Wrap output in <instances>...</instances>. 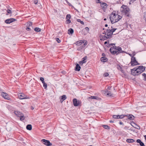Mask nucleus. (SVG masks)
Listing matches in <instances>:
<instances>
[{"label":"nucleus","instance_id":"864d4df0","mask_svg":"<svg viewBox=\"0 0 146 146\" xmlns=\"http://www.w3.org/2000/svg\"><path fill=\"white\" fill-rule=\"evenodd\" d=\"M144 17L145 18V21H146V15H145Z\"/></svg>","mask_w":146,"mask_h":146},{"label":"nucleus","instance_id":"412c9836","mask_svg":"<svg viewBox=\"0 0 146 146\" xmlns=\"http://www.w3.org/2000/svg\"><path fill=\"white\" fill-rule=\"evenodd\" d=\"M108 59L105 57H103L101 58V60L102 62H105L107 61Z\"/></svg>","mask_w":146,"mask_h":146},{"label":"nucleus","instance_id":"ddd939ff","mask_svg":"<svg viewBox=\"0 0 146 146\" xmlns=\"http://www.w3.org/2000/svg\"><path fill=\"white\" fill-rule=\"evenodd\" d=\"M125 116H128L127 115H125L123 114L120 115H113V117L115 119H122Z\"/></svg>","mask_w":146,"mask_h":146},{"label":"nucleus","instance_id":"393cba45","mask_svg":"<svg viewBox=\"0 0 146 146\" xmlns=\"http://www.w3.org/2000/svg\"><path fill=\"white\" fill-rule=\"evenodd\" d=\"M26 129L29 130H31L32 129V126L31 125H28L26 126Z\"/></svg>","mask_w":146,"mask_h":146},{"label":"nucleus","instance_id":"338daca9","mask_svg":"<svg viewBox=\"0 0 146 146\" xmlns=\"http://www.w3.org/2000/svg\"><path fill=\"white\" fill-rule=\"evenodd\" d=\"M131 1H136V0H131Z\"/></svg>","mask_w":146,"mask_h":146},{"label":"nucleus","instance_id":"aec40b11","mask_svg":"<svg viewBox=\"0 0 146 146\" xmlns=\"http://www.w3.org/2000/svg\"><path fill=\"white\" fill-rule=\"evenodd\" d=\"M101 7L103 8H106L107 7V5L105 3L102 2L101 3Z\"/></svg>","mask_w":146,"mask_h":146},{"label":"nucleus","instance_id":"f704fd0d","mask_svg":"<svg viewBox=\"0 0 146 146\" xmlns=\"http://www.w3.org/2000/svg\"><path fill=\"white\" fill-rule=\"evenodd\" d=\"M43 87L44 89H46L47 87V84L44 82V83H43Z\"/></svg>","mask_w":146,"mask_h":146},{"label":"nucleus","instance_id":"6e6d98bb","mask_svg":"<svg viewBox=\"0 0 146 146\" xmlns=\"http://www.w3.org/2000/svg\"><path fill=\"white\" fill-rule=\"evenodd\" d=\"M107 41H105V42H104V44H107Z\"/></svg>","mask_w":146,"mask_h":146},{"label":"nucleus","instance_id":"6ab92c4d","mask_svg":"<svg viewBox=\"0 0 146 146\" xmlns=\"http://www.w3.org/2000/svg\"><path fill=\"white\" fill-rule=\"evenodd\" d=\"M66 98V97L65 95H63L62 96H61V98L60 99V102L62 103V102L65 100Z\"/></svg>","mask_w":146,"mask_h":146},{"label":"nucleus","instance_id":"9d476101","mask_svg":"<svg viewBox=\"0 0 146 146\" xmlns=\"http://www.w3.org/2000/svg\"><path fill=\"white\" fill-rule=\"evenodd\" d=\"M73 102L74 106H77L79 105H80L81 103L79 101H77L76 98L73 99Z\"/></svg>","mask_w":146,"mask_h":146},{"label":"nucleus","instance_id":"20e7f679","mask_svg":"<svg viewBox=\"0 0 146 146\" xmlns=\"http://www.w3.org/2000/svg\"><path fill=\"white\" fill-rule=\"evenodd\" d=\"M130 63L131 64V66H132L139 65V64L136 61L135 58L134 56L132 57Z\"/></svg>","mask_w":146,"mask_h":146},{"label":"nucleus","instance_id":"13d9d810","mask_svg":"<svg viewBox=\"0 0 146 146\" xmlns=\"http://www.w3.org/2000/svg\"><path fill=\"white\" fill-rule=\"evenodd\" d=\"M108 25H107V24H106V25H105V27H108Z\"/></svg>","mask_w":146,"mask_h":146},{"label":"nucleus","instance_id":"423d86ee","mask_svg":"<svg viewBox=\"0 0 146 146\" xmlns=\"http://www.w3.org/2000/svg\"><path fill=\"white\" fill-rule=\"evenodd\" d=\"M83 43H84V47H85L87 44V42L85 40H82L76 42V45L78 46L80 45Z\"/></svg>","mask_w":146,"mask_h":146},{"label":"nucleus","instance_id":"2eb2a0df","mask_svg":"<svg viewBox=\"0 0 146 146\" xmlns=\"http://www.w3.org/2000/svg\"><path fill=\"white\" fill-rule=\"evenodd\" d=\"M137 68H134L131 69V74L133 76L138 75V73L136 72Z\"/></svg>","mask_w":146,"mask_h":146},{"label":"nucleus","instance_id":"8fccbe9b","mask_svg":"<svg viewBox=\"0 0 146 146\" xmlns=\"http://www.w3.org/2000/svg\"><path fill=\"white\" fill-rule=\"evenodd\" d=\"M123 124V123L122 122H120V121L119 122V124H120V125H122Z\"/></svg>","mask_w":146,"mask_h":146},{"label":"nucleus","instance_id":"3c124183","mask_svg":"<svg viewBox=\"0 0 146 146\" xmlns=\"http://www.w3.org/2000/svg\"><path fill=\"white\" fill-rule=\"evenodd\" d=\"M106 32L105 31H104L103 32L102 34H105V35H107V33H106Z\"/></svg>","mask_w":146,"mask_h":146},{"label":"nucleus","instance_id":"39448f33","mask_svg":"<svg viewBox=\"0 0 146 146\" xmlns=\"http://www.w3.org/2000/svg\"><path fill=\"white\" fill-rule=\"evenodd\" d=\"M145 70V67L142 66H139L137 68L136 72L138 73V75L143 72Z\"/></svg>","mask_w":146,"mask_h":146},{"label":"nucleus","instance_id":"6e6552de","mask_svg":"<svg viewBox=\"0 0 146 146\" xmlns=\"http://www.w3.org/2000/svg\"><path fill=\"white\" fill-rule=\"evenodd\" d=\"M41 141L44 144L47 146H50L52 145V143L48 140L43 139Z\"/></svg>","mask_w":146,"mask_h":146},{"label":"nucleus","instance_id":"f3484780","mask_svg":"<svg viewBox=\"0 0 146 146\" xmlns=\"http://www.w3.org/2000/svg\"><path fill=\"white\" fill-rule=\"evenodd\" d=\"M14 113L18 117H19L22 114V113L18 111H15Z\"/></svg>","mask_w":146,"mask_h":146},{"label":"nucleus","instance_id":"f257e3e1","mask_svg":"<svg viewBox=\"0 0 146 146\" xmlns=\"http://www.w3.org/2000/svg\"><path fill=\"white\" fill-rule=\"evenodd\" d=\"M112 46L110 49V51L112 54H116L117 55L120 53H122L125 52L124 51L122 50L121 48L119 46H115V44L112 43L109 44V46Z\"/></svg>","mask_w":146,"mask_h":146},{"label":"nucleus","instance_id":"cd10ccee","mask_svg":"<svg viewBox=\"0 0 146 146\" xmlns=\"http://www.w3.org/2000/svg\"><path fill=\"white\" fill-rule=\"evenodd\" d=\"M19 117H20V120L21 121H23L25 119V117H24V115L23 113L22 115H21Z\"/></svg>","mask_w":146,"mask_h":146},{"label":"nucleus","instance_id":"e2e57ef3","mask_svg":"<svg viewBox=\"0 0 146 146\" xmlns=\"http://www.w3.org/2000/svg\"><path fill=\"white\" fill-rule=\"evenodd\" d=\"M106 18H104V21H106Z\"/></svg>","mask_w":146,"mask_h":146},{"label":"nucleus","instance_id":"ea45409f","mask_svg":"<svg viewBox=\"0 0 146 146\" xmlns=\"http://www.w3.org/2000/svg\"><path fill=\"white\" fill-rule=\"evenodd\" d=\"M139 144L141 146H145L144 143L142 141L139 143Z\"/></svg>","mask_w":146,"mask_h":146},{"label":"nucleus","instance_id":"a18cd8bd","mask_svg":"<svg viewBox=\"0 0 146 146\" xmlns=\"http://www.w3.org/2000/svg\"><path fill=\"white\" fill-rule=\"evenodd\" d=\"M31 29L29 27H27L26 28V30L27 31H30Z\"/></svg>","mask_w":146,"mask_h":146},{"label":"nucleus","instance_id":"4d7b16f0","mask_svg":"<svg viewBox=\"0 0 146 146\" xmlns=\"http://www.w3.org/2000/svg\"><path fill=\"white\" fill-rule=\"evenodd\" d=\"M110 123H113V121H112V120H110Z\"/></svg>","mask_w":146,"mask_h":146},{"label":"nucleus","instance_id":"b1692460","mask_svg":"<svg viewBox=\"0 0 146 146\" xmlns=\"http://www.w3.org/2000/svg\"><path fill=\"white\" fill-rule=\"evenodd\" d=\"M98 98V97H97V96H91L90 97H88V100H89L90 99H97Z\"/></svg>","mask_w":146,"mask_h":146},{"label":"nucleus","instance_id":"e433bc0d","mask_svg":"<svg viewBox=\"0 0 146 146\" xmlns=\"http://www.w3.org/2000/svg\"><path fill=\"white\" fill-rule=\"evenodd\" d=\"M40 80L41 81L42 83H44V79L42 77H40Z\"/></svg>","mask_w":146,"mask_h":146},{"label":"nucleus","instance_id":"f8f14e48","mask_svg":"<svg viewBox=\"0 0 146 146\" xmlns=\"http://www.w3.org/2000/svg\"><path fill=\"white\" fill-rule=\"evenodd\" d=\"M103 93L108 96H113L111 92L110 91H108L107 90L104 91Z\"/></svg>","mask_w":146,"mask_h":146},{"label":"nucleus","instance_id":"79ce46f5","mask_svg":"<svg viewBox=\"0 0 146 146\" xmlns=\"http://www.w3.org/2000/svg\"><path fill=\"white\" fill-rule=\"evenodd\" d=\"M71 21L70 19H67L66 20V23L67 24H68L70 23Z\"/></svg>","mask_w":146,"mask_h":146},{"label":"nucleus","instance_id":"603ef678","mask_svg":"<svg viewBox=\"0 0 146 146\" xmlns=\"http://www.w3.org/2000/svg\"><path fill=\"white\" fill-rule=\"evenodd\" d=\"M102 56H103V57H104V56H105V54L104 53H102Z\"/></svg>","mask_w":146,"mask_h":146},{"label":"nucleus","instance_id":"c85d7f7f","mask_svg":"<svg viewBox=\"0 0 146 146\" xmlns=\"http://www.w3.org/2000/svg\"><path fill=\"white\" fill-rule=\"evenodd\" d=\"M35 31L36 32H40L41 31V29L38 27H36L35 29Z\"/></svg>","mask_w":146,"mask_h":146},{"label":"nucleus","instance_id":"4be33fe9","mask_svg":"<svg viewBox=\"0 0 146 146\" xmlns=\"http://www.w3.org/2000/svg\"><path fill=\"white\" fill-rule=\"evenodd\" d=\"M126 141L127 143H132L134 142L135 141L133 139H127Z\"/></svg>","mask_w":146,"mask_h":146},{"label":"nucleus","instance_id":"774afa93","mask_svg":"<svg viewBox=\"0 0 146 146\" xmlns=\"http://www.w3.org/2000/svg\"><path fill=\"white\" fill-rule=\"evenodd\" d=\"M127 128V126H125V127H124V128L125 129V128Z\"/></svg>","mask_w":146,"mask_h":146},{"label":"nucleus","instance_id":"0eeeda50","mask_svg":"<svg viewBox=\"0 0 146 146\" xmlns=\"http://www.w3.org/2000/svg\"><path fill=\"white\" fill-rule=\"evenodd\" d=\"M18 98L20 99H29V98L28 97L23 93H20L18 94Z\"/></svg>","mask_w":146,"mask_h":146},{"label":"nucleus","instance_id":"473e14b6","mask_svg":"<svg viewBox=\"0 0 146 146\" xmlns=\"http://www.w3.org/2000/svg\"><path fill=\"white\" fill-rule=\"evenodd\" d=\"M71 18V15L70 14H68L66 16V19H70Z\"/></svg>","mask_w":146,"mask_h":146},{"label":"nucleus","instance_id":"bb28decb","mask_svg":"<svg viewBox=\"0 0 146 146\" xmlns=\"http://www.w3.org/2000/svg\"><path fill=\"white\" fill-rule=\"evenodd\" d=\"M132 123L134 124L135 126H137V127H135L132 125V126L133 127L138 129H140V127L139 126L137 125V124L134 123V122Z\"/></svg>","mask_w":146,"mask_h":146},{"label":"nucleus","instance_id":"de8ad7c7","mask_svg":"<svg viewBox=\"0 0 146 146\" xmlns=\"http://www.w3.org/2000/svg\"><path fill=\"white\" fill-rule=\"evenodd\" d=\"M100 0H96V2L97 3H100L101 4V2H100Z\"/></svg>","mask_w":146,"mask_h":146},{"label":"nucleus","instance_id":"4c0bfd02","mask_svg":"<svg viewBox=\"0 0 146 146\" xmlns=\"http://www.w3.org/2000/svg\"><path fill=\"white\" fill-rule=\"evenodd\" d=\"M7 13L9 14H11L12 13L10 9H7Z\"/></svg>","mask_w":146,"mask_h":146},{"label":"nucleus","instance_id":"1a4fd4ad","mask_svg":"<svg viewBox=\"0 0 146 146\" xmlns=\"http://www.w3.org/2000/svg\"><path fill=\"white\" fill-rule=\"evenodd\" d=\"M106 33H107V35L108 36V38H111L112 36V35L113 34L112 32H111L110 29H107Z\"/></svg>","mask_w":146,"mask_h":146},{"label":"nucleus","instance_id":"9b49d317","mask_svg":"<svg viewBox=\"0 0 146 146\" xmlns=\"http://www.w3.org/2000/svg\"><path fill=\"white\" fill-rule=\"evenodd\" d=\"M1 95L5 99L8 100H10V98L8 96V95L5 92H3L1 93Z\"/></svg>","mask_w":146,"mask_h":146},{"label":"nucleus","instance_id":"052dcab7","mask_svg":"<svg viewBox=\"0 0 146 146\" xmlns=\"http://www.w3.org/2000/svg\"><path fill=\"white\" fill-rule=\"evenodd\" d=\"M111 88L110 87H108V88L109 89V90H110V89Z\"/></svg>","mask_w":146,"mask_h":146},{"label":"nucleus","instance_id":"4468645a","mask_svg":"<svg viewBox=\"0 0 146 146\" xmlns=\"http://www.w3.org/2000/svg\"><path fill=\"white\" fill-rule=\"evenodd\" d=\"M16 20L14 18H10L5 20V23L7 24H10L13 22L16 21Z\"/></svg>","mask_w":146,"mask_h":146},{"label":"nucleus","instance_id":"a19ab883","mask_svg":"<svg viewBox=\"0 0 146 146\" xmlns=\"http://www.w3.org/2000/svg\"><path fill=\"white\" fill-rule=\"evenodd\" d=\"M104 77H106L108 76L109 74L108 73H105L104 75Z\"/></svg>","mask_w":146,"mask_h":146},{"label":"nucleus","instance_id":"5701e85b","mask_svg":"<svg viewBox=\"0 0 146 146\" xmlns=\"http://www.w3.org/2000/svg\"><path fill=\"white\" fill-rule=\"evenodd\" d=\"M135 117L132 114H129L128 116V119L130 120L134 119Z\"/></svg>","mask_w":146,"mask_h":146},{"label":"nucleus","instance_id":"bf43d9fd","mask_svg":"<svg viewBox=\"0 0 146 146\" xmlns=\"http://www.w3.org/2000/svg\"><path fill=\"white\" fill-rule=\"evenodd\" d=\"M144 78L145 80H146V76H144Z\"/></svg>","mask_w":146,"mask_h":146},{"label":"nucleus","instance_id":"7ed1b4c3","mask_svg":"<svg viewBox=\"0 0 146 146\" xmlns=\"http://www.w3.org/2000/svg\"><path fill=\"white\" fill-rule=\"evenodd\" d=\"M121 10L127 17H129V9L127 6L123 5L121 7Z\"/></svg>","mask_w":146,"mask_h":146},{"label":"nucleus","instance_id":"c9c22d12","mask_svg":"<svg viewBox=\"0 0 146 146\" xmlns=\"http://www.w3.org/2000/svg\"><path fill=\"white\" fill-rule=\"evenodd\" d=\"M32 25V23L31 22H29L27 24V26L29 27Z\"/></svg>","mask_w":146,"mask_h":146},{"label":"nucleus","instance_id":"09e8293b","mask_svg":"<svg viewBox=\"0 0 146 146\" xmlns=\"http://www.w3.org/2000/svg\"><path fill=\"white\" fill-rule=\"evenodd\" d=\"M142 76H144H144H146V74L145 73H143L142 74Z\"/></svg>","mask_w":146,"mask_h":146},{"label":"nucleus","instance_id":"c03bdc74","mask_svg":"<svg viewBox=\"0 0 146 146\" xmlns=\"http://www.w3.org/2000/svg\"><path fill=\"white\" fill-rule=\"evenodd\" d=\"M85 29L87 31H88L89 30V28L88 27H86L85 28Z\"/></svg>","mask_w":146,"mask_h":146},{"label":"nucleus","instance_id":"dca6fc26","mask_svg":"<svg viewBox=\"0 0 146 146\" xmlns=\"http://www.w3.org/2000/svg\"><path fill=\"white\" fill-rule=\"evenodd\" d=\"M87 58V56H85L82 59V60L81 61L79 62L80 64V65H82L83 64L85 63L86 62V60Z\"/></svg>","mask_w":146,"mask_h":146},{"label":"nucleus","instance_id":"0e129e2a","mask_svg":"<svg viewBox=\"0 0 146 146\" xmlns=\"http://www.w3.org/2000/svg\"><path fill=\"white\" fill-rule=\"evenodd\" d=\"M131 125H133L134 126H135V125L134 124H131Z\"/></svg>","mask_w":146,"mask_h":146},{"label":"nucleus","instance_id":"2f4dec72","mask_svg":"<svg viewBox=\"0 0 146 146\" xmlns=\"http://www.w3.org/2000/svg\"><path fill=\"white\" fill-rule=\"evenodd\" d=\"M77 21L78 22H80L81 24H82V25H84V22L83 21H82L80 19H77Z\"/></svg>","mask_w":146,"mask_h":146},{"label":"nucleus","instance_id":"49530a36","mask_svg":"<svg viewBox=\"0 0 146 146\" xmlns=\"http://www.w3.org/2000/svg\"><path fill=\"white\" fill-rule=\"evenodd\" d=\"M34 3L35 4H36L38 3V1L37 0H35L34 1Z\"/></svg>","mask_w":146,"mask_h":146},{"label":"nucleus","instance_id":"72a5a7b5","mask_svg":"<svg viewBox=\"0 0 146 146\" xmlns=\"http://www.w3.org/2000/svg\"><path fill=\"white\" fill-rule=\"evenodd\" d=\"M55 40L58 43H60L61 42L60 40L58 38H55Z\"/></svg>","mask_w":146,"mask_h":146},{"label":"nucleus","instance_id":"f03ea898","mask_svg":"<svg viewBox=\"0 0 146 146\" xmlns=\"http://www.w3.org/2000/svg\"><path fill=\"white\" fill-rule=\"evenodd\" d=\"M114 12V11L110 15L109 18L112 24L117 22L122 18L121 16L116 14Z\"/></svg>","mask_w":146,"mask_h":146},{"label":"nucleus","instance_id":"a211bd4d","mask_svg":"<svg viewBox=\"0 0 146 146\" xmlns=\"http://www.w3.org/2000/svg\"><path fill=\"white\" fill-rule=\"evenodd\" d=\"M81 67L77 63L76 65L75 70L76 71H79Z\"/></svg>","mask_w":146,"mask_h":146},{"label":"nucleus","instance_id":"69168bd1","mask_svg":"<svg viewBox=\"0 0 146 146\" xmlns=\"http://www.w3.org/2000/svg\"><path fill=\"white\" fill-rule=\"evenodd\" d=\"M33 109H34V108H33V107H31V109H32V110H33Z\"/></svg>","mask_w":146,"mask_h":146},{"label":"nucleus","instance_id":"37998d69","mask_svg":"<svg viewBox=\"0 0 146 146\" xmlns=\"http://www.w3.org/2000/svg\"><path fill=\"white\" fill-rule=\"evenodd\" d=\"M141 141L139 139H137V140H136V142L137 143H140L141 142Z\"/></svg>","mask_w":146,"mask_h":146},{"label":"nucleus","instance_id":"5fc2aeb1","mask_svg":"<svg viewBox=\"0 0 146 146\" xmlns=\"http://www.w3.org/2000/svg\"><path fill=\"white\" fill-rule=\"evenodd\" d=\"M129 55H130V56H131V57L132 56V55L131 54H130ZM135 55V54H133V56H134V55Z\"/></svg>","mask_w":146,"mask_h":146},{"label":"nucleus","instance_id":"7c9ffc66","mask_svg":"<svg viewBox=\"0 0 146 146\" xmlns=\"http://www.w3.org/2000/svg\"><path fill=\"white\" fill-rule=\"evenodd\" d=\"M103 127L105 129H110V127L108 126L107 125H103Z\"/></svg>","mask_w":146,"mask_h":146},{"label":"nucleus","instance_id":"a878e982","mask_svg":"<svg viewBox=\"0 0 146 146\" xmlns=\"http://www.w3.org/2000/svg\"><path fill=\"white\" fill-rule=\"evenodd\" d=\"M109 38H108V36L107 35V36H106L105 35H104V36H102V38L101 39V40H106L108 39Z\"/></svg>","mask_w":146,"mask_h":146},{"label":"nucleus","instance_id":"680f3d73","mask_svg":"<svg viewBox=\"0 0 146 146\" xmlns=\"http://www.w3.org/2000/svg\"><path fill=\"white\" fill-rule=\"evenodd\" d=\"M144 137H145V140H146V135H145L144 136Z\"/></svg>","mask_w":146,"mask_h":146},{"label":"nucleus","instance_id":"58836bf2","mask_svg":"<svg viewBox=\"0 0 146 146\" xmlns=\"http://www.w3.org/2000/svg\"><path fill=\"white\" fill-rule=\"evenodd\" d=\"M117 29H115V28H112L111 29V30H110L111 31V32H112V33L113 34V33Z\"/></svg>","mask_w":146,"mask_h":146},{"label":"nucleus","instance_id":"c756f323","mask_svg":"<svg viewBox=\"0 0 146 146\" xmlns=\"http://www.w3.org/2000/svg\"><path fill=\"white\" fill-rule=\"evenodd\" d=\"M68 32L70 34H72L74 32V30L70 28L68 30Z\"/></svg>","mask_w":146,"mask_h":146}]
</instances>
